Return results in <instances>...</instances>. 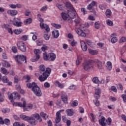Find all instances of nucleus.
Listing matches in <instances>:
<instances>
[{"instance_id":"52","label":"nucleus","mask_w":126,"mask_h":126,"mask_svg":"<svg viewBox=\"0 0 126 126\" xmlns=\"http://www.w3.org/2000/svg\"><path fill=\"white\" fill-rule=\"evenodd\" d=\"M125 42H126V37H122L119 41V43H125Z\"/></svg>"},{"instance_id":"31","label":"nucleus","mask_w":126,"mask_h":126,"mask_svg":"<svg viewBox=\"0 0 126 126\" xmlns=\"http://www.w3.org/2000/svg\"><path fill=\"white\" fill-rule=\"evenodd\" d=\"M40 116L43 118L44 120H47L49 117L47 115V114L44 113V112H41L40 113Z\"/></svg>"},{"instance_id":"55","label":"nucleus","mask_w":126,"mask_h":126,"mask_svg":"<svg viewBox=\"0 0 126 126\" xmlns=\"http://www.w3.org/2000/svg\"><path fill=\"white\" fill-rule=\"evenodd\" d=\"M22 32V30H15L14 33H16L17 35L20 34Z\"/></svg>"},{"instance_id":"9","label":"nucleus","mask_w":126,"mask_h":126,"mask_svg":"<svg viewBox=\"0 0 126 126\" xmlns=\"http://www.w3.org/2000/svg\"><path fill=\"white\" fill-rule=\"evenodd\" d=\"M17 46L19 50L21 52H26V46L23 41H19L17 43Z\"/></svg>"},{"instance_id":"60","label":"nucleus","mask_w":126,"mask_h":126,"mask_svg":"<svg viewBox=\"0 0 126 126\" xmlns=\"http://www.w3.org/2000/svg\"><path fill=\"white\" fill-rule=\"evenodd\" d=\"M122 98L123 100L124 103H126V94H122Z\"/></svg>"},{"instance_id":"19","label":"nucleus","mask_w":126,"mask_h":126,"mask_svg":"<svg viewBox=\"0 0 126 126\" xmlns=\"http://www.w3.org/2000/svg\"><path fill=\"white\" fill-rule=\"evenodd\" d=\"M56 60V54L55 53H51L49 54V60L50 62H54Z\"/></svg>"},{"instance_id":"3","label":"nucleus","mask_w":126,"mask_h":126,"mask_svg":"<svg viewBox=\"0 0 126 126\" xmlns=\"http://www.w3.org/2000/svg\"><path fill=\"white\" fill-rule=\"evenodd\" d=\"M27 86L30 89L32 87V91L37 97H41V96H42V91H41L40 87L37 85L36 83L34 82H33L32 84L28 83L27 84Z\"/></svg>"},{"instance_id":"25","label":"nucleus","mask_w":126,"mask_h":126,"mask_svg":"<svg viewBox=\"0 0 126 126\" xmlns=\"http://www.w3.org/2000/svg\"><path fill=\"white\" fill-rule=\"evenodd\" d=\"M81 48L84 52H86L87 51V45L85 42H83L81 43Z\"/></svg>"},{"instance_id":"38","label":"nucleus","mask_w":126,"mask_h":126,"mask_svg":"<svg viewBox=\"0 0 126 126\" xmlns=\"http://www.w3.org/2000/svg\"><path fill=\"white\" fill-rule=\"evenodd\" d=\"M106 24H107V25H108L109 26H114V23H113V22L112 21H111L110 20H106Z\"/></svg>"},{"instance_id":"64","label":"nucleus","mask_w":126,"mask_h":126,"mask_svg":"<svg viewBox=\"0 0 126 126\" xmlns=\"http://www.w3.org/2000/svg\"><path fill=\"white\" fill-rule=\"evenodd\" d=\"M71 45L72 46V47H74V46H76V45L77 44V42H75L74 40H73V41H72L71 42Z\"/></svg>"},{"instance_id":"2","label":"nucleus","mask_w":126,"mask_h":126,"mask_svg":"<svg viewBox=\"0 0 126 126\" xmlns=\"http://www.w3.org/2000/svg\"><path fill=\"white\" fill-rule=\"evenodd\" d=\"M51 72L52 69H51V68L47 67L46 68V67L44 64H41L39 66V72L40 73L42 74V75H41L39 76L38 78L39 80H40L41 82H43V81L46 80L48 76H50Z\"/></svg>"},{"instance_id":"1","label":"nucleus","mask_w":126,"mask_h":126,"mask_svg":"<svg viewBox=\"0 0 126 126\" xmlns=\"http://www.w3.org/2000/svg\"><path fill=\"white\" fill-rule=\"evenodd\" d=\"M20 118L23 121L29 122L32 126H36V124H38V122L39 123L42 122V118L38 113L32 114L30 117L22 114L20 115Z\"/></svg>"},{"instance_id":"28","label":"nucleus","mask_w":126,"mask_h":126,"mask_svg":"<svg viewBox=\"0 0 126 126\" xmlns=\"http://www.w3.org/2000/svg\"><path fill=\"white\" fill-rule=\"evenodd\" d=\"M37 17L38 18L39 21H40V26H41V25H43V24H44V23H43V22H44V19L41 18V14H38L37 15Z\"/></svg>"},{"instance_id":"61","label":"nucleus","mask_w":126,"mask_h":126,"mask_svg":"<svg viewBox=\"0 0 126 126\" xmlns=\"http://www.w3.org/2000/svg\"><path fill=\"white\" fill-rule=\"evenodd\" d=\"M44 85L45 88H49L50 87V83H48L47 82H45Z\"/></svg>"},{"instance_id":"11","label":"nucleus","mask_w":126,"mask_h":126,"mask_svg":"<svg viewBox=\"0 0 126 126\" xmlns=\"http://www.w3.org/2000/svg\"><path fill=\"white\" fill-rule=\"evenodd\" d=\"M34 53L35 54L36 57L32 59L31 61L32 62H37L40 59V50L39 49H34Z\"/></svg>"},{"instance_id":"36","label":"nucleus","mask_w":126,"mask_h":126,"mask_svg":"<svg viewBox=\"0 0 126 126\" xmlns=\"http://www.w3.org/2000/svg\"><path fill=\"white\" fill-rule=\"evenodd\" d=\"M21 24H22V22H21V21H19V22L13 23L14 26H16V27H21Z\"/></svg>"},{"instance_id":"14","label":"nucleus","mask_w":126,"mask_h":126,"mask_svg":"<svg viewBox=\"0 0 126 126\" xmlns=\"http://www.w3.org/2000/svg\"><path fill=\"white\" fill-rule=\"evenodd\" d=\"M2 81L3 83H5L6 85L8 86H11L12 85V82H10L8 78L6 76H4L2 77Z\"/></svg>"},{"instance_id":"26","label":"nucleus","mask_w":126,"mask_h":126,"mask_svg":"<svg viewBox=\"0 0 126 126\" xmlns=\"http://www.w3.org/2000/svg\"><path fill=\"white\" fill-rule=\"evenodd\" d=\"M113 67V65H112V63L110 61L107 63L106 68L108 70H111L112 68Z\"/></svg>"},{"instance_id":"56","label":"nucleus","mask_w":126,"mask_h":126,"mask_svg":"<svg viewBox=\"0 0 126 126\" xmlns=\"http://www.w3.org/2000/svg\"><path fill=\"white\" fill-rule=\"evenodd\" d=\"M77 105H78V102L77 101V100H74L73 103H72V104L71 105V106H77Z\"/></svg>"},{"instance_id":"20","label":"nucleus","mask_w":126,"mask_h":126,"mask_svg":"<svg viewBox=\"0 0 126 126\" xmlns=\"http://www.w3.org/2000/svg\"><path fill=\"white\" fill-rule=\"evenodd\" d=\"M105 121H106V119H105V117L103 116H101V119L99 120V125L101 126H106V123H105Z\"/></svg>"},{"instance_id":"57","label":"nucleus","mask_w":126,"mask_h":126,"mask_svg":"<svg viewBox=\"0 0 126 126\" xmlns=\"http://www.w3.org/2000/svg\"><path fill=\"white\" fill-rule=\"evenodd\" d=\"M64 97H67V95H66V94L64 92H62V95H61V98H64Z\"/></svg>"},{"instance_id":"35","label":"nucleus","mask_w":126,"mask_h":126,"mask_svg":"<svg viewBox=\"0 0 126 126\" xmlns=\"http://www.w3.org/2000/svg\"><path fill=\"white\" fill-rule=\"evenodd\" d=\"M56 84H57L58 87H59V88H63L64 87V85H63V84H61V83H60V82L59 81H56Z\"/></svg>"},{"instance_id":"53","label":"nucleus","mask_w":126,"mask_h":126,"mask_svg":"<svg viewBox=\"0 0 126 126\" xmlns=\"http://www.w3.org/2000/svg\"><path fill=\"white\" fill-rule=\"evenodd\" d=\"M48 46H47L45 45H43L41 48V50L43 52H45V51H47V50H48Z\"/></svg>"},{"instance_id":"30","label":"nucleus","mask_w":126,"mask_h":126,"mask_svg":"<svg viewBox=\"0 0 126 126\" xmlns=\"http://www.w3.org/2000/svg\"><path fill=\"white\" fill-rule=\"evenodd\" d=\"M111 14L112 11H111V10H110V9H107L105 12L106 16H107V17H109V16H111Z\"/></svg>"},{"instance_id":"54","label":"nucleus","mask_w":126,"mask_h":126,"mask_svg":"<svg viewBox=\"0 0 126 126\" xmlns=\"http://www.w3.org/2000/svg\"><path fill=\"white\" fill-rule=\"evenodd\" d=\"M14 94H13V93L12 94H9V93H8V98L10 100H11V99H14Z\"/></svg>"},{"instance_id":"15","label":"nucleus","mask_w":126,"mask_h":126,"mask_svg":"<svg viewBox=\"0 0 126 126\" xmlns=\"http://www.w3.org/2000/svg\"><path fill=\"white\" fill-rule=\"evenodd\" d=\"M69 17L71 19L75 18V16H76V11L75 10L73 9V10H68Z\"/></svg>"},{"instance_id":"63","label":"nucleus","mask_w":126,"mask_h":126,"mask_svg":"<svg viewBox=\"0 0 126 126\" xmlns=\"http://www.w3.org/2000/svg\"><path fill=\"white\" fill-rule=\"evenodd\" d=\"M68 89H69L70 90H71L72 89H76L75 86L74 85H71L69 87Z\"/></svg>"},{"instance_id":"59","label":"nucleus","mask_w":126,"mask_h":126,"mask_svg":"<svg viewBox=\"0 0 126 126\" xmlns=\"http://www.w3.org/2000/svg\"><path fill=\"white\" fill-rule=\"evenodd\" d=\"M106 122H107V124L108 125L110 126L111 125V123H112V119H111V118H108Z\"/></svg>"},{"instance_id":"51","label":"nucleus","mask_w":126,"mask_h":126,"mask_svg":"<svg viewBox=\"0 0 126 126\" xmlns=\"http://www.w3.org/2000/svg\"><path fill=\"white\" fill-rule=\"evenodd\" d=\"M12 51L13 53L16 54V53H17V47H16V46H12Z\"/></svg>"},{"instance_id":"62","label":"nucleus","mask_w":126,"mask_h":126,"mask_svg":"<svg viewBox=\"0 0 126 126\" xmlns=\"http://www.w3.org/2000/svg\"><path fill=\"white\" fill-rule=\"evenodd\" d=\"M27 39H28V36H27L26 35H23L22 37V39L23 41H27Z\"/></svg>"},{"instance_id":"24","label":"nucleus","mask_w":126,"mask_h":126,"mask_svg":"<svg viewBox=\"0 0 126 126\" xmlns=\"http://www.w3.org/2000/svg\"><path fill=\"white\" fill-rule=\"evenodd\" d=\"M52 36L54 38H59L60 36V33L59 32V31H55L52 32Z\"/></svg>"},{"instance_id":"42","label":"nucleus","mask_w":126,"mask_h":126,"mask_svg":"<svg viewBox=\"0 0 126 126\" xmlns=\"http://www.w3.org/2000/svg\"><path fill=\"white\" fill-rule=\"evenodd\" d=\"M118 42V38L117 37L114 36L111 39V42L113 43V44H115V43H117Z\"/></svg>"},{"instance_id":"22","label":"nucleus","mask_w":126,"mask_h":126,"mask_svg":"<svg viewBox=\"0 0 126 126\" xmlns=\"http://www.w3.org/2000/svg\"><path fill=\"white\" fill-rule=\"evenodd\" d=\"M95 63H96V65L98 69H102V68H103V63H102L101 61L99 60H96L95 61Z\"/></svg>"},{"instance_id":"45","label":"nucleus","mask_w":126,"mask_h":126,"mask_svg":"<svg viewBox=\"0 0 126 126\" xmlns=\"http://www.w3.org/2000/svg\"><path fill=\"white\" fill-rule=\"evenodd\" d=\"M94 27L96 29H99L100 28V22H96L94 23Z\"/></svg>"},{"instance_id":"43","label":"nucleus","mask_w":126,"mask_h":126,"mask_svg":"<svg viewBox=\"0 0 126 126\" xmlns=\"http://www.w3.org/2000/svg\"><path fill=\"white\" fill-rule=\"evenodd\" d=\"M19 21H21V20H20V19H18L17 18H14L13 20V21H12V23H13V25L14 23H16L17 22H19Z\"/></svg>"},{"instance_id":"13","label":"nucleus","mask_w":126,"mask_h":126,"mask_svg":"<svg viewBox=\"0 0 126 126\" xmlns=\"http://www.w3.org/2000/svg\"><path fill=\"white\" fill-rule=\"evenodd\" d=\"M75 31H76L79 36L84 37H86V33L81 29L76 28Z\"/></svg>"},{"instance_id":"5","label":"nucleus","mask_w":126,"mask_h":126,"mask_svg":"<svg viewBox=\"0 0 126 126\" xmlns=\"http://www.w3.org/2000/svg\"><path fill=\"white\" fill-rule=\"evenodd\" d=\"M101 89H95V93H94V98L95 99L93 100L94 103V105L96 107H99L100 106V101L98 100V99L100 98V94H101Z\"/></svg>"},{"instance_id":"49","label":"nucleus","mask_w":126,"mask_h":126,"mask_svg":"<svg viewBox=\"0 0 126 126\" xmlns=\"http://www.w3.org/2000/svg\"><path fill=\"white\" fill-rule=\"evenodd\" d=\"M13 126H25V124L24 123H22L21 125H20L18 122H15L13 124Z\"/></svg>"},{"instance_id":"37","label":"nucleus","mask_w":126,"mask_h":126,"mask_svg":"<svg viewBox=\"0 0 126 126\" xmlns=\"http://www.w3.org/2000/svg\"><path fill=\"white\" fill-rule=\"evenodd\" d=\"M89 53L91 54V55H96V54H98V52L96 50H92L91 49H89Z\"/></svg>"},{"instance_id":"7","label":"nucleus","mask_w":126,"mask_h":126,"mask_svg":"<svg viewBox=\"0 0 126 126\" xmlns=\"http://www.w3.org/2000/svg\"><path fill=\"white\" fill-rule=\"evenodd\" d=\"M40 28L42 29H45L46 31L44 32V38L46 41H48L50 39V35L48 34L50 32V28L47 24H40Z\"/></svg>"},{"instance_id":"29","label":"nucleus","mask_w":126,"mask_h":126,"mask_svg":"<svg viewBox=\"0 0 126 126\" xmlns=\"http://www.w3.org/2000/svg\"><path fill=\"white\" fill-rule=\"evenodd\" d=\"M1 72L3 73V74L7 75L9 73V72L7 71V70L5 69V68L1 67Z\"/></svg>"},{"instance_id":"48","label":"nucleus","mask_w":126,"mask_h":126,"mask_svg":"<svg viewBox=\"0 0 126 126\" xmlns=\"http://www.w3.org/2000/svg\"><path fill=\"white\" fill-rule=\"evenodd\" d=\"M4 124L7 125V126H9L10 125V121L8 119H5L4 121Z\"/></svg>"},{"instance_id":"44","label":"nucleus","mask_w":126,"mask_h":126,"mask_svg":"<svg viewBox=\"0 0 126 126\" xmlns=\"http://www.w3.org/2000/svg\"><path fill=\"white\" fill-rule=\"evenodd\" d=\"M93 82L94 83L97 84V83H98V82H99V79L97 77H94L93 79Z\"/></svg>"},{"instance_id":"34","label":"nucleus","mask_w":126,"mask_h":126,"mask_svg":"<svg viewBox=\"0 0 126 126\" xmlns=\"http://www.w3.org/2000/svg\"><path fill=\"white\" fill-rule=\"evenodd\" d=\"M52 26L53 27H55V28H57V29H60V28H62V25L60 24H57L56 23H52Z\"/></svg>"},{"instance_id":"58","label":"nucleus","mask_w":126,"mask_h":126,"mask_svg":"<svg viewBox=\"0 0 126 126\" xmlns=\"http://www.w3.org/2000/svg\"><path fill=\"white\" fill-rule=\"evenodd\" d=\"M86 42L89 46H91V45H92V42L90 40L87 39L86 40Z\"/></svg>"},{"instance_id":"21","label":"nucleus","mask_w":126,"mask_h":126,"mask_svg":"<svg viewBox=\"0 0 126 126\" xmlns=\"http://www.w3.org/2000/svg\"><path fill=\"white\" fill-rule=\"evenodd\" d=\"M65 6L67 7L68 10H73L74 9V8H73V6H72V5H71V3L68 2H66L65 3Z\"/></svg>"},{"instance_id":"18","label":"nucleus","mask_w":126,"mask_h":126,"mask_svg":"<svg viewBox=\"0 0 126 126\" xmlns=\"http://www.w3.org/2000/svg\"><path fill=\"white\" fill-rule=\"evenodd\" d=\"M7 13L11 16H15L18 12L16 10H8Z\"/></svg>"},{"instance_id":"27","label":"nucleus","mask_w":126,"mask_h":126,"mask_svg":"<svg viewBox=\"0 0 126 126\" xmlns=\"http://www.w3.org/2000/svg\"><path fill=\"white\" fill-rule=\"evenodd\" d=\"M25 25H28V24H30L32 23V19L31 18H29L27 19L24 22Z\"/></svg>"},{"instance_id":"16","label":"nucleus","mask_w":126,"mask_h":126,"mask_svg":"<svg viewBox=\"0 0 126 126\" xmlns=\"http://www.w3.org/2000/svg\"><path fill=\"white\" fill-rule=\"evenodd\" d=\"M67 116L71 117L74 115V110L73 109H68L65 111Z\"/></svg>"},{"instance_id":"39","label":"nucleus","mask_w":126,"mask_h":126,"mask_svg":"<svg viewBox=\"0 0 126 126\" xmlns=\"http://www.w3.org/2000/svg\"><path fill=\"white\" fill-rule=\"evenodd\" d=\"M91 116L92 117L91 121L93 123H95L96 122V116L93 113H91Z\"/></svg>"},{"instance_id":"46","label":"nucleus","mask_w":126,"mask_h":126,"mask_svg":"<svg viewBox=\"0 0 126 126\" xmlns=\"http://www.w3.org/2000/svg\"><path fill=\"white\" fill-rule=\"evenodd\" d=\"M61 99L63 101V103H64L65 104H68V102H67V100H68V97H61Z\"/></svg>"},{"instance_id":"32","label":"nucleus","mask_w":126,"mask_h":126,"mask_svg":"<svg viewBox=\"0 0 126 126\" xmlns=\"http://www.w3.org/2000/svg\"><path fill=\"white\" fill-rule=\"evenodd\" d=\"M56 6L59 8V9H60V10H64V6H63V4H57Z\"/></svg>"},{"instance_id":"33","label":"nucleus","mask_w":126,"mask_h":126,"mask_svg":"<svg viewBox=\"0 0 126 126\" xmlns=\"http://www.w3.org/2000/svg\"><path fill=\"white\" fill-rule=\"evenodd\" d=\"M14 99H20V95L17 92L13 93Z\"/></svg>"},{"instance_id":"50","label":"nucleus","mask_w":126,"mask_h":126,"mask_svg":"<svg viewBox=\"0 0 126 126\" xmlns=\"http://www.w3.org/2000/svg\"><path fill=\"white\" fill-rule=\"evenodd\" d=\"M3 66H5V67H10V64H9V63H8V62H5L3 63Z\"/></svg>"},{"instance_id":"8","label":"nucleus","mask_w":126,"mask_h":126,"mask_svg":"<svg viewBox=\"0 0 126 126\" xmlns=\"http://www.w3.org/2000/svg\"><path fill=\"white\" fill-rule=\"evenodd\" d=\"M15 60L18 63H22V62L25 61L26 63V56L24 55H17L15 57Z\"/></svg>"},{"instance_id":"40","label":"nucleus","mask_w":126,"mask_h":126,"mask_svg":"<svg viewBox=\"0 0 126 126\" xmlns=\"http://www.w3.org/2000/svg\"><path fill=\"white\" fill-rule=\"evenodd\" d=\"M1 111L4 114H5V113H9V112H10V109L9 108H3Z\"/></svg>"},{"instance_id":"41","label":"nucleus","mask_w":126,"mask_h":126,"mask_svg":"<svg viewBox=\"0 0 126 126\" xmlns=\"http://www.w3.org/2000/svg\"><path fill=\"white\" fill-rule=\"evenodd\" d=\"M74 22H75V23L76 26H77V25H78L80 23V18H77L75 19V20H74Z\"/></svg>"},{"instance_id":"4","label":"nucleus","mask_w":126,"mask_h":126,"mask_svg":"<svg viewBox=\"0 0 126 126\" xmlns=\"http://www.w3.org/2000/svg\"><path fill=\"white\" fill-rule=\"evenodd\" d=\"M15 106L16 107H20L21 108H23L24 111H27V112H30L31 110L33 108V105L31 103H29L26 105V101H24L22 103L21 102H17L15 103Z\"/></svg>"},{"instance_id":"6","label":"nucleus","mask_w":126,"mask_h":126,"mask_svg":"<svg viewBox=\"0 0 126 126\" xmlns=\"http://www.w3.org/2000/svg\"><path fill=\"white\" fill-rule=\"evenodd\" d=\"M94 62L92 60H89L85 62L83 64V67L86 71H89L92 67H94L93 65Z\"/></svg>"},{"instance_id":"23","label":"nucleus","mask_w":126,"mask_h":126,"mask_svg":"<svg viewBox=\"0 0 126 126\" xmlns=\"http://www.w3.org/2000/svg\"><path fill=\"white\" fill-rule=\"evenodd\" d=\"M82 59H83V55H79L77 57V59L76 60V65H79L80 63H81Z\"/></svg>"},{"instance_id":"12","label":"nucleus","mask_w":126,"mask_h":126,"mask_svg":"<svg viewBox=\"0 0 126 126\" xmlns=\"http://www.w3.org/2000/svg\"><path fill=\"white\" fill-rule=\"evenodd\" d=\"M95 4H96V1H93L87 6V9H89L91 12H94L95 10H94V7L95 6Z\"/></svg>"},{"instance_id":"17","label":"nucleus","mask_w":126,"mask_h":126,"mask_svg":"<svg viewBox=\"0 0 126 126\" xmlns=\"http://www.w3.org/2000/svg\"><path fill=\"white\" fill-rule=\"evenodd\" d=\"M61 16L63 20H67V19L69 18V15L68 13L64 12L61 13Z\"/></svg>"},{"instance_id":"10","label":"nucleus","mask_w":126,"mask_h":126,"mask_svg":"<svg viewBox=\"0 0 126 126\" xmlns=\"http://www.w3.org/2000/svg\"><path fill=\"white\" fill-rule=\"evenodd\" d=\"M64 110L62 109L58 111L56 113V119L55 120V123H60L62 120V117L61 116V113L62 112H64Z\"/></svg>"},{"instance_id":"47","label":"nucleus","mask_w":126,"mask_h":126,"mask_svg":"<svg viewBox=\"0 0 126 126\" xmlns=\"http://www.w3.org/2000/svg\"><path fill=\"white\" fill-rule=\"evenodd\" d=\"M43 58L45 61H49V54L47 55V53H43Z\"/></svg>"}]
</instances>
